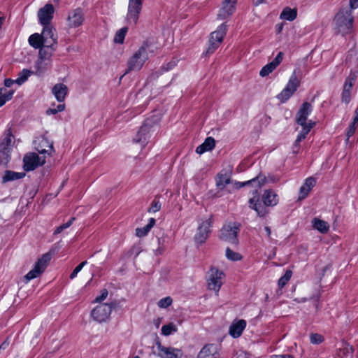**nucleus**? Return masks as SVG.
Wrapping results in <instances>:
<instances>
[{
  "label": "nucleus",
  "mask_w": 358,
  "mask_h": 358,
  "mask_svg": "<svg viewBox=\"0 0 358 358\" xmlns=\"http://www.w3.org/2000/svg\"><path fill=\"white\" fill-rule=\"evenodd\" d=\"M155 49L156 47L151 43H144L129 59L126 73L132 71L141 70L145 62L149 59V56L154 54Z\"/></svg>",
  "instance_id": "obj_1"
},
{
  "label": "nucleus",
  "mask_w": 358,
  "mask_h": 358,
  "mask_svg": "<svg viewBox=\"0 0 358 358\" xmlns=\"http://www.w3.org/2000/svg\"><path fill=\"white\" fill-rule=\"evenodd\" d=\"M262 201L264 204L259 202L257 190L253 191V196L249 200L250 207L260 217H264L268 213L265 206H273L278 203V195L273 190L268 189L263 194Z\"/></svg>",
  "instance_id": "obj_2"
},
{
  "label": "nucleus",
  "mask_w": 358,
  "mask_h": 358,
  "mask_svg": "<svg viewBox=\"0 0 358 358\" xmlns=\"http://www.w3.org/2000/svg\"><path fill=\"white\" fill-rule=\"evenodd\" d=\"M353 21L351 9L348 8L341 9L334 19L335 32L343 36L350 33L353 27Z\"/></svg>",
  "instance_id": "obj_3"
},
{
  "label": "nucleus",
  "mask_w": 358,
  "mask_h": 358,
  "mask_svg": "<svg viewBox=\"0 0 358 358\" xmlns=\"http://www.w3.org/2000/svg\"><path fill=\"white\" fill-rule=\"evenodd\" d=\"M15 143V137L10 129H7L0 143V164L6 166L10 159L11 151Z\"/></svg>",
  "instance_id": "obj_4"
},
{
  "label": "nucleus",
  "mask_w": 358,
  "mask_h": 358,
  "mask_svg": "<svg viewBox=\"0 0 358 358\" xmlns=\"http://www.w3.org/2000/svg\"><path fill=\"white\" fill-rule=\"evenodd\" d=\"M115 305V303H101L92 310L91 315L94 320L99 322H106L109 318Z\"/></svg>",
  "instance_id": "obj_5"
},
{
  "label": "nucleus",
  "mask_w": 358,
  "mask_h": 358,
  "mask_svg": "<svg viewBox=\"0 0 358 358\" xmlns=\"http://www.w3.org/2000/svg\"><path fill=\"white\" fill-rule=\"evenodd\" d=\"M224 273L217 268H211L208 272V288L217 294L223 283Z\"/></svg>",
  "instance_id": "obj_6"
},
{
  "label": "nucleus",
  "mask_w": 358,
  "mask_h": 358,
  "mask_svg": "<svg viewBox=\"0 0 358 358\" xmlns=\"http://www.w3.org/2000/svg\"><path fill=\"white\" fill-rule=\"evenodd\" d=\"M50 259L51 255L50 253H45L40 259H38L34 268L31 269L24 276V278L26 279L27 282L41 275L45 271Z\"/></svg>",
  "instance_id": "obj_7"
},
{
  "label": "nucleus",
  "mask_w": 358,
  "mask_h": 358,
  "mask_svg": "<svg viewBox=\"0 0 358 358\" xmlns=\"http://www.w3.org/2000/svg\"><path fill=\"white\" fill-rule=\"evenodd\" d=\"M50 259L51 255L50 253H45L40 259H38L34 268L31 269L24 276V278L26 279L27 282L41 275L45 271Z\"/></svg>",
  "instance_id": "obj_8"
},
{
  "label": "nucleus",
  "mask_w": 358,
  "mask_h": 358,
  "mask_svg": "<svg viewBox=\"0 0 358 358\" xmlns=\"http://www.w3.org/2000/svg\"><path fill=\"white\" fill-rule=\"evenodd\" d=\"M238 231L239 228L235 224L230 223L222 228L220 238L223 241L237 245L238 243L237 239Z\"/></svg>",
  "instance_id": "obj_9"
},
{
  "label": "nucleus",
  "mask_w": 358,
  "mask_h": 358,
  "mask_svg": "<svg viewBox=\"0 0 358 358\" xmlns=\"http://www.w3.org/2000/svg\"><path fill=\"white\" fill-rule=\"evenodd\" d=\"M24 169L26 171H30L36 169L37 167L43 165L45 163V157H39L36 153L30 152L27 154L23 159Z\"/></svg>",
  "instance_id": "obj_10"
},
{
  "label": "nucleus",
  "mask_w": 358,
  "mask_h": 358,
  "mask_svg": "<svg viewBox=\"0 0 358 358\" xmlns=\"http://www.w3.org/2000/svg\"><path fill=\"white\" fill-rule=\"evenodd\" d=\"M173 80V76L168 72V69L162 68L159 71L152 73L147 79V83L157 80L158 85L167 86Z\"/></svg>",
  "instance_id": "obj_11"
},
{
  "label": "nucleus",
  "mask_w": 358,
  "mask_h": 358,
  "mask_svg": "<svg viewBox=\"0 0 358 358\" xmlns=\"http://www.w3.org/2000/svg\"><path fill=\"white\" fill-rule=\"evenodd\" d=\"M156 347L155 353L161 358H181L183 355L181 350L163 346L160 342H157Z\"/></svg>",
  "instance_id": "obj_12"
},
{
  "label": "nucleus",
  "mask_w": 358,
  "mask_h": 358,
  "mask_svg": "<svg viewBox=\"0 0 358 358\" xmlns=\"http://www.w3.org/2000/svg\"><path fill=\"white\" fill-rule=\"evenodd\" d=\"M143 0H129L128 12L127 14V21L137 22L139 14L142 9Z\"/></svg>",
  "instance_id": "obj_13"
},
{
  "label": "nucleus",
  "mask_w": 358,
  "mask_h": 358,
  "mask_svg": "<svg viewBox=\"0 0 358 358\" xmlns=\"http://www.w3.org/2000/svg\"><path fill=\"white\" fill-rule=\"evenodd\" d=\"M67 25L70 28H76L81 26L84 22V13L80 8L71 10L67 17Z\"/></svg>",
  "instance_id": "obj_14"
},
{
  "label": "nucleus",
  "mask_w": 358,
  "mask_h": 358,
  "mask_svg": "<svg viewBox=\"0 0 358 358\" xmlns=\"http://www.w3.org/2000/svg\"><path fill=\"white\" fill-rule=\"evenodd\" d=\"M41 35L43 38V46L52 48L57 43L56 31L50 24L43 25V30Z\"/></svg>",
  "instance_id": "obj_15"
},
{
  "label": "nucleus",
  "mask_w": 358,
  "mask_h": 358,
  "mask_svg": "<svg viewBox=\"0 0 358 358\" xmlns=\"http://www.w3.org/2000/svg\"><path fill=\"white\" fill-rule=\"evenodd\" d=\"M211 223L212 222L210 219H208L200 224L194 236L196 242L199 243H203L206 241L210 233V228L211 227Z\"/></svg>",
  "instance_id": "obj_16"
},
{
  "label": "nucleus",
  "mask_w": 358,
  "mask_h": 358,
  "mask_svg": "<svg viewBox=\"0 0 358 358\" xmlns=\"http://www.w3.org/2000/svg\"><path fill=\"white\" fill-rule=\"evenodd\" d=\"M55 12L54 7L52 4L48 3L44 7L39 9L38 12V17L41 24H50L53 17Z\"/></svg>",
  "instance_id": "obj_17"
},
{
  "label": "nucleus",
  "mask_w": 358,
  "mask_h": 358,
  "mask_svg": "<svg viewBox=\"0 0 358 358\" xmlns=\"http://www.w3.org/2000/svg\"><path fill=\"white\" fill-rule=\"evenodd\" d=\"M151 127L152 121L150 119H147L140 128L134 141L136 143L145 144L147 142V140L150 137Z\"/></svg>",
  "instance_id": "obj_18"
},
{
  "label": "nucleus",
  "mask_w": 358,
  "mask_h": 358,
  "mask_svg": "<svg viewBox=\"0 0 358 358\" xmlns=\"http://www.w3.org/2000/svg\"><path fill=\"white\" fill-rule=\"evenodd\" d=\"M312 111V106L310 103L304 102L296 113V121L301 126L309 125L307 118Z\"/></svg>",
  "instance_id": "obj_19"
},
{
  "label": "nucleus",
  "mask_w": 358,
  "mask_h": 358,
  "mask_svg": "<svg viewBox=\"0 0 358 358\" xmlns=\"http://www.w3.org/2000/svg\"><path fill=\"white\" fill-rule=\"evenodd\" d=\"M35 149L40 154L48 153L50 155L49 151H53V143L50 142L47 138L41 136L34 141Z\"/></svg>",
  "instance_id": "obj_20"
},
{
  "label": "nucleus",
  "mask_w": 358,
  "mask_h": 358,
  "mask_svg": "<svg viewBox=\"0 0 358 358\" xmlns=\"http://www.w3.org/2000/svg\"><path fill=\"white\" fill-rule=\"evenodd\" d=\"M356 76L350 74L345 80L342 92V101L345 103L350 101L351 90L355 81Z\"/></svg>",
  "instance_id": "obj_21"
},
{
  "label": "nucleus",
  "mask_w": 358,
  "mask_h": 358,
  "mask_svg": "<svg viewBox=\"0 0 358 358\" xmlns=\"http://www.w3.org/2000/svg\"><path fill=\"white\" fill-rule=\"evenodd\" d=\"M283 54L280 52L275 58L270 63L265 65L259 72L262 77H264L271 73L282 61Z\"/></svg>",
  "instance_id": "obj_22"
},
{
  "label": "nucleus",
  "mask_w": 358,
  "mask_h": 358,
  "mask_svg": "<svg viewBox=\"0 0 358 358\" xmlns=\"http://www.w3.org/2000/svg\"><path fill=\"white\" fill-rule=\"evenodd\" d=\"M236 3L233 2V0H224L222 3V7L217 14V17L223 20L232 15L235 10Z\"/></svg>",
  "instance_id": "obj_23"
},
{
  "label": "nucleus",
  "mask_w": 358,
  "mask_h": 358,
  "mask_svg": "<svg viewBox=\"0 0 358 358\" xmlns=\"http://www.w3.org/2000/svg\"><path fill=\"white\" fill-rule=\"evenodd\" d=\"M217 349L213 344L205 345L199 352L197 358H217Z\"/></svg>",
  "instance_id": "obj_24"
},
{
  "label": "nucleus",
  "mask_w": 358,
  "mask_h": 358,
  "mask_svg": "<svg viewBox=\"0 0 358 358\" xmlns=\"http://www.w3.org/2000/svg\"><path fill=\"white\" fill-rule=\"evenodd\" d=\"M52 92L59 102H62L67 94L68 88L64 84L58 83L52 87Z\"/></svg>",
  "instance_id": "obj_25"
},
{
  "label": "nucleus",
  "mask_w": 358,
  "mask_h": 358,
  "mask_svg": "<svg viewBox=\"0 0 358 358\" xmlns=\"http://www.w3.org/2000/svg\"><path fill=\"white\" fill-rule=\"evenodd\" d=\"M315 124V122L310 120L309 125L302 126L303 129H302L301 131L299 133V134L298 135V136L294 142V152H298L300 142L306 137V135L309 133L310 129L314 127Z\"/></svg>",
  "instance_id": "obj_26"
},
{
  "label": "nucleus",
  "mask_w": 358,
  "mask_h": 358,
  "mask_svg": "<svg viewBox=\"0 0 358 358\" xmlns=\"http://www.w3.org/2000/svg\"><path fill=\"white\" fill-rule=\"evenodd\" d=\"M266 176L264 175H259L256 178H255L252 180H250L247 182H235L234 185H235L236 188H237V189L244 187L248 184H251L255 187H261L263 185H264L266 183Z\"/></svg>",
  "instance_id": "obj_27"
},
{
  "label": "nucleus",
  "mask_w": 358,
  "mask_h": 358,
  "mask_svg": "<svg viewBox=\"0 0 358 358\" xmlns=\"http://www.w3.org/2000/svg\"><path fill=\"white\" fill-rule=\"evenodd\" d=\"M227 26L225 24H222L216 31L211 33L209 42H215L220 44L226 34Z\"/></svg>",
  "instance_id": "obj_28"
},
{
  "label": "nucleus",
  "mask_w": 358,
  "mask_h": 358,
  "mask_svg": "<svg viewBox=\"0 0 358 358\" xmlns=\"http://www.w3.org/2000/svg\"><path fill=\"white\" fill-rule=\"evenodd\" d=\"M315 185V180L313 178L310 177L307 178L304 184L300 188L299 200L306 198Z\"/></svg>",
  "instance_id": "obj_29"
},
{
  "label": "nucleus",
  "mask_w": 358,
  "mask_h": 358,
  "mask_svg": "<svg viewBox=\"0 0 358 358\" xmlns=\"http://www.w3.org/2000/svg\"><path fill=\"white\" fill-rule=\"evenodd\" d=\"M245 326L246 322L243 320H241L237 322L233 323L229 328L230 335L234 338H238L242 334Z\"/></svg>",
  "instance_id": "obj_30"
},
{
  "label": "nucleus",
  "mask_w": 358,
  "mask_h": 358,
  "mask_svg": "<svg viewBox=\"0 0 358 358\" xmlns=\"http://www.w3.org/2000/svg\"><path fill=\"white\" fill-rule=\"evenodd\" d=\"M215 145V141L213 137H208L205 141L198 146L196 149V152L198 154H203L206 151H210L214 148Z\"/></svg>",
  "instance_id": "obj_31"
},
{
  "label": "nucleus",
  "mask_w": 358,
  "mask_h": 358,
  "mask_svg": "<svg viewBox=\"0 0 358 358\" xmlns=\"http://www.w3.org/2000/svg\"><path fill=\"white\" fill-rule=\"evenodd\" d=\"M230 182L231 177L228 173H219L217 176L216 185L220 189H224Z\"/></svg>",
  "instance_id": "obj_32"
},
{
  "label": "nucleus",
  "mask_w": 358,
  "mask_h": 358,
  "mask_svg": "<svg viewBox=\"0 0 358 358\" xmlns=\"http://www.w3.org/2000/svg\"><path fill=\"white\" fill-rule=\"evenodd\" d=\"M25 176L24 173L14 172L12 171H6L3 176V182L13 181L17 179H21Z\"/></svg>",
  "instance_id": "obj_33"
},
{
  "label": "nucleus",
  "mask_w": 358,
  "mask_h": 358,
  "mask_svg": "<svg viewBox=\"0 0 358 358\" xmlns=\"http://www.w3.org/2000/svg\"><path fill=\"white\" fill-rule=\"evenodd\" d=\"M155 219L150 218L149 220L148 224L142 227V228H137L136 229V234L138 237H143L147 235V234L150 231V229L153 227V226L155 224Z\"/></svg>",
  "instance_id": "obj_34"
},
{
  "label": "nucleus",
  "mask_w": 358,
  "mask_h": 358,
  "mask_svg": "<svg viewBox=\"0 0 358 358\" xmlns=\"http://www.w3.org/2000/svg\"><path fill=\"white\" fill-rule=\"evenodd\" d=\"M39 48V58L38 60L50 62L52 52L54 50L53 47L52 48H48L47 47L42 46Z\"/></svg>",
  "instance_id": "obj_35"
},
{
  "label": "nucleus",
  "mask_w": 358,
  "mask_h": 358,
  "mask_svg": "<svg viewBox=\"0 0 358 358\" xmlns=\"http://www.w3.org/2000/svg\"><path fill=\"white\" fill-rule=\"evenodd\" d=\"M286 86L292 90V91L294 92H295L298 87L300 86V81L297 78L296 70L294 71Z\"/></svg>",
  "instance_id": "obj_36"
},
{
  "label": "nucleus",
  "mask_w": 358,
  "mask_h": 358,
  "mask_svg": "<svg viewBox=\"0 0 358 358\" xmlns=\"http://www.w3.org/2000/svg\"><path fill=\"white\" fill-rule=\"evenodd\" d=\"M313 227L316 229H317L321 233H327L329 231V224L322 220L315 218L313 221Z\"/></svg>",
  "instance_id": "obj_37"
},
{
  "label": "nucleus",
  "mask_w": 358,
  "mask_h": 358,
  "mask_svg": "<svg viewBox=\"0 0 358 358\" xmlns=\"http://www.w3.org/2000/svg\"><path fill=\"white\" fill-rule=\"evenodd\" d=\"M29 43L30 45L34 48H39L41 46H43V41L41 35L37 33L29 36Z\"/></svg>",
  "instance_id": "obj_38"
},
{
  "label": "nucleus",
  "mask_w": 358,
  "mask_h": 358,
  "mask_svg": "<svg viewBox=\"0 0 358 358\" xmlns=\"http://www.w3.org/2000/svg\"><path fill=\"white\" fill-rule=\"evenodd\" d=\"M296 15L297 13L296 10L291 9L289 7H286L282 11L280 17L282 19L292 21L296 17Z\"/></svg>",
  "instance_id": "obj_39"
},
{
  "label": "nucleus",
  "mask_w": 358,
  "mask_h": 358,
  "mask_svg": "<svg viewBox=\"0 0 358 358\" xmlns=\"http://www.w3.org/2000/svg\"><path fill=\"white\" fill-rule=\"evenodd\" d=\"M294 92L292 91V90L285 86L282 91L277 95V99L282 103H285L294 94Z\"/></svg>",
  "instance_id": "obj_40"
},
{
  "label": "nucleus",
  "mask_w": 358,
  "mask_h": 358,
  "mask_svg": "<svg viewBox=\"0 0 358 358\" xmlns=\"http://www.w3.org/2000/svg\"><path fill=\"white\" fill-rule=\"evenodd\" d=\"M36 73L41 75L50 66V62L37 60L36 64Z\"/></svg>",
  "instance_id": "obj_41"
},
{
  "label": "nucleus",
  "mask_w": 358,
  "mask_h": 358,
  "mask_svg": "<svg viewBox=\"0 0 358 358\" xmlns=\"http://www.w3.org/2000/svg\"><path fill=\"white\" fill-rule=\"evenodd\" d=\"M31 72L28 69H23L21 72H20L18 77L15 80V83L19 85L24 83L28 78L31 76Z\"/></svg>",
  "instance_id": "obj_42"
},
{
  "label": "nucleus",
  "mask_w": 358,
  "mask_h": 358,
  "mask_svg": "<svg viewBox=\"0 0 358 358\" xmlns=\"http://www.w3.org/2000/svg\"><path fill=\"white\" fill-rule=\"evenodd\" d=\"M128 31L127 27H123L118 30L115 35L114 42L116 43H122L124 40L125 35Z\"/></svg>",
  "instance_id": "obj_43"
},
{
  "label": "nucleus",
  "mask_w": 358,
  "mask_h": 358,
  "mask_svg": "<svg viewBox=\"0 0 358 358\" xmlns=\"http://www.w3.org/2000/svg\"><path fill=\"white\" fill-rule=\"evenodd\" d=\"M178 331L176 325L173 323H169L166 325H164L162 327V333L164 336H169L173 332H176Z\"/></svg>",
  "instance_id": "obj_44"
},
{
  "label": "nucleus",
  "mask_w": 358,
  "mask_h": 358,
  "mask_svg": "<svg viewBox=\"0 0 358 358\" xmlns=\"http://www.w3.org/2000/svg\"><path fill=\"white\" fill-rule=\"evenodd\" d=\"M226 257L228 259L231 261H238L242 259L241 254L231 250L229 248L226 249Z\"/></svg>",
  "instance_id": "obj_45"
},
{
  "label": "nucleus",
  "mask_w": 358,
  "mask_h": 358,
  "mask_svg": "<svg viewBox=\"0 0 358 358\" xmlns=\"http://www.w3.org/2000/svg\"><path fill=\"white\" fill-rule=\"evenodd\" d=\"M291 276H292V271L289 270H287L285 272V275L279 279L278 282V286L280 287H283L287 283V282L290 280Z\"/></svg>",
  "instance_id": "obj_46"
},
{
  "label": "nucleus",
  "mask_w": 358,
  "mask_h": 358,
  "mask_svg": "<svg viewBox=\"0 0 358 358\" xmlns=\"http://www.w3.org/2000/svg\"><path fill=\"white\" fill-rule=\"evenodd\" d=\"M173 302L172 299L170 296H166L165 298H163L160 299L158 301V306L162 308H166L171 305Z\"/></svg>",
  "instance_id": "obj_47"
},
{
  "label": "nucleus",
  "mask_w": 358,
  "mask_h": 358,
  "mask_svg": "<svg viewBox=\"0 0 358 358\" xmlns=\"http://www.w3.org/2000/svg\"><path fill=\"white\" fill-rule=\"evenodd\" d=\"M310 339L312 344H320L324 341V337L319 334H310Z\"/></svg>",
  "instance_id": "obj_48"
},
{
  "label": "nucleus",
  "mask_w": 358,
  "mask_h": 358,
  "mask_svg": "<svg viewBox=\"0 0 358 358\" xmlns=\"http://www.w3.org/2000/svg\"><path fill=\"white\" fill-rule=\"evenodd\" d=\"M13 94V90L7 91L6 89H0V95L3 97L6 101L11 99Z\"/></svg>",
  "instance_id": "obj_49"
},
{
  "label": "nucleus",
  "mask_w": 358,
  "mask_h": 358,
  "mask_svg": "<svg viewBox=\"0 0 358 358\" xmlns=\"http://www.w3.org/2000/svg\"><path fill=\"white\" fill-rule=\"evenodd\" d=\"M74 220H75V218L73 217L69 222H67L66 223L61 224L60 226H59L56 229V230L55 231L54 234H60L62 231H64V229L69 228L72 224V222H73V221Z\"/></svg>",
  "instance_id": "obj_50"
},
{
  "label": "nucleus",
  "mask_w": 358,
  "mask_h": 358,
  "mask_svg": "<svg viewBox=\"0 0 358 358\" xmlns=\"http://www.w3.org/2000/svg\"><path fill=\"white\" fill-rule=\"evenodd\" d=\"M161 208V204L159 201L155 199L148 209L149 213H156Z\"/></svg>",
  "instance_id": "obj_51"
},
{
  "label": "nucleus",
  "mask_w": 358,
  "mask_h": 358,
  "mask_svg": "<svg viewBox=\"0 0 358 358\" xmlns=\"http://www.w3.org/2000/svg\"><path fill=\"white\" fill-rule=\"evenodd\" d=\"M65 108V105L64 104H59L57 106V107L56 108H49L46 110V114L47 115H53V114H56L58 112H61V111H63Z\"/></svg>",
  "instance_id": "obj_52"
},
{
  "label": "nucleus",
  "mask_w": 358,
  "mask_h": 358,
  "mask_svg": "<svg viewBox=\"0 0 358 358\" xmlns=\"http://www.w3.org/2000/svg\"><path fill=\"white\" fill-rule=\"evenodd\" d=\"M108 294V290L106 289H103L101 290V295L97 296L95 298L94 302H96V303L102 302L103 301H104L107 298Z\"/></svg>",
  "instance_id": "obj_53"
},
{
  "label": "nucleus",
  "mask_w": 358,
  "mask_h": 358,
  "mask_svg": "<svg viewBox=\"0 0 358 358\" xmlns=\"http://www.w3.org/2000/svg\"><path fill=\"white\" fill-rule=\"evenodd\" d=\"M343 355L346 358H352L353 349L352 346H346L342 349Z\"/></svg>",
  "instance_id": "obj_54"
},
{
  "label": "nucleus",
  "mask_w": 358,
  "mask_h": 358,
  "mask_svg": "<svg viewBox=\"0 0 358 358\" xmlns=\"http://www.w3.org/2000/svg\"><path fill=\"white\" fill-rule=\"evenodd\" d=\"M220 45L217 44V43L215 42H210V45L208 48L206 50V54L210 55L215 52V50L218 48Z\"/></svg>",
  "instance_id": "obj_55"
},
{
  "label": "nucleus",
  "mask_w": 358,
  "mask_h": 358,
  "mask_svg": "<svg viewBox=\"0 0 358 358\" xmlns=\"http://www.w3.org/2000/svg\"><path fill=\"white\" fill-rule=\"evenodd\" d=\"M356 124L355 122H352L350 125L349 126L348 131H347V136L348 138H350L351 136H352L356 130Z\"/></svg>",
  "instance_id": "obj_56"
},
{
  "label": "nucleus",
  "mask_w": 358,
  "mask_h": 358,
  "mask_svg": "<svg viewBox=\"0 0 358 358\" xmlns=\"http://www.w3.org/2000/svg\"><path fill=\"white\" fill-rule=\"evenodd\" d=\"M82 269L83 268L80 266H77L73 271V272L71 273L70 278L73 279Z\"/></svg>",
  "instance_id": "obj_57"
},
{
  "label": "nucleus",
  "mask_w": 358,
  "mask_h": 358,
  "mask_svg": "<svg viewBox=\"0 0 358 358\" xmlns=\"http://www.w3.org/2000/svg\"><path fill=\"white\" fill-rule=\"evenodd\" d=\"M350 6L351 10L358 8V0H350Z\"/></svg>",
  "instance_id": "obj_58"
},
{
  "label": "nucleus",
  "mask_w": 358,
  "mask_h": 358,
  "mask_svg": "<svg viewBox=\"0 0 358 358\" xmlns=\"http://www.w3.org/2000/svg\"><path fill=\"white\" fill-rule=\"evenodd\" d=\"M13 83H15V80H12L10 78H6L4 80V85L6 87H11V85L13 84Z\"/></svg>",
  "instance_id": "obj_59"
},
{
  "label": "nucleus",
  "mask_w": 358,
  "mask_h": 358,
  "mask_svg": "<svg viewBox=\"0 0 358 358\" xmlns=\"http://www.w3.org/2000/svg\"><path fill=\"white\" fill-rule=\"evenodd\" d=\"M271 358H294L293 356L290 355H273Z\"/></svg>",
  "instance_id": "obj_60"
},
{
  "label": "nucleus",
  "mask_w": 358,
  "mask_h": 358,
  "mask_svg": "<svg viewBox=\"0 0 358 358\" xmlns=\"http://www.w3.org/2000/svg\"><path fill=\"white\" fill-rule=\"evenodd\" d=\"M164 252V248L159 246L157 250H155V252L156 255H162Z\"/></svg>",
  "instance_id": "obj_61"
},
{
  "label": "nucleus",
  "mask_w": 358,
  "mask_h": 358,
  "mask_svg": "<svg viewBox=\"0 0 358 358\" xmlns=\"http://www.w3.org/2000/svg\"><path fill=\"white\" fill-rule=\"evenodd\" d=\"M353 122L357 123L358 122V107L356 108L355 111V117Z\"/></svg>",
  "instance_id": "obj_62"
},
{
  "label": "nucleus",
  "mask_w": 358,
  "mask_h": 358,
  "mask_svg": "<svg viewBox=\"0 0 358 358\" xmlns=\"http://www.w3.org/2000/svg\"><path fill=\"white\" fill-rule=\"evenodd\" d=\"M263 3V0H253V4L256 6Z\"/></svg>",
  "instance_id": "obj_63"
},
{
  "label": "nucleus",
  "mask_w": 358,
  "mask_h": 358,
  "mask_svg": "<svg viewBox=\"0 0 358 358\" xmlns=\"http://www.w3.org/2000/svg\"><path fill=\"white\" fill-rule=\"evenodd\" d=\"M264 229H265V231H266V234H267V236L269 237V236H270V235H271V229H270L268 227H266L264 228Z\"/></svg>",
  "instance_id": "obj_64"
}]
</instances>
